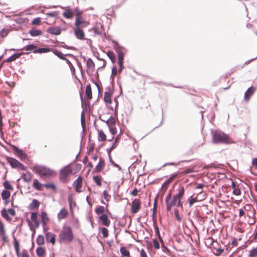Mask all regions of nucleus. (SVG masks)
I'll return each instance as SVG.
<instances>
[{"label":"nucleus","mask_w":257,"mask_h":257,"mask_svg":"<svg viewBox=\"0 0 257 257\" xmlns=\"http://www.w3.org/2000/svg\"><path fill=\"white\" fill-rule=\"evenodd\" d=\"M105 167V162L104 160L100 158L99 159V162L97 166L95 167L94 169L93 170L92 173H99Z\"/></svg>","instance_id":"13"},{"label":"nucleus","mask_w":257,"mask_h":257,"mask_svg":"<svg viewBox=\"0 0 257 257\" xmlns=\"http://www.w3.org/2000/svg\"><path fill=\"white\" fill-rule=\"evenodd\" d=\"M2 216L7 220L10 221L12 220V217H10L9 214L12 216H14L16 215V211L13 208H10L7 210L6 208H3L1 211Z\"/></svg>","instance_id":"9"},{"label":"nucleus","mask_w":257,"mask_h":257,"mask_svg":"<svg viewBox=\"0 0 257 257\" xmlns=\"http://www.w3.org/2000/svg\"><path fill=\"white\" fill-rule=\"evenodd\" d=\"M74 238L71 227L69 225H64L59 234V239L60 242L69 243Z\"/></svg>","instance_id":"4"},{"label":"nucleus","mask_w":257,"mask_h":257,"mask_svg":"<svg viewBox=\"0 0 257 257\" xmlns=\"http://www.w3.org/2000/svg\"><path fill=\"white\" fill-rule=\"evenodd\" d=\"M7 162L13 168H18L22 170H25V166L16 159L10 157H6Z\"/></svg>","instance_id":"8"},{"label":"nucleus","mask_w":257,"mask_h":257,"mask_svg":"<svg viewBox=\"0 0 257 257\" xmlns=\"http://www.w3.org/2000/svg\"><path fill=\"white\" fill-rule=\"evenodd\" d=\"M255 91V88L253 87H250L246 90L244 94V99L246 101H248L251 95H253Z\"/></svg>","instance_id":"20"},{"label":"nucleus","mask_w":257,"mask_h":257,"mask_svg":"<svg viewBox=\"0 0 257 257\" xmlns=\"http://www.w3.org/2000/svg\"><path fill=\"white\" fill-rule=\"evenodd\" d=\"M109 131L111 134L114 136L117 133V130L115 126L109 127Z\"/></svg>","instance_id":"53"},{"label":"nucleus","mask_w":257,"mask_h":257,"mask_svg":"<svg viewBox=\"0 0 257 257\" xmlns=\"http://www.w3.org/2000/svg\"><path fill=\"white\" fill-rule=\"evenodd\" d=\"M113 93V91L110 88H109L107 91L104 92L103 100L105 103L109 104H111Z\"/></svg>","instance_id":"12"},{"label":"nucleus","mask_w":257,"mask_h":257,"mask_svg":"<svg viewBox=\"0 0 257 257\" xmlns=\"http://www.w3.org/2000/svg\"><path fill=\"white\" fill-rule=\"evenodd\" d=\"M141 257H148L147 254L144 249H142L140 251Z\"/></svg>","instance_id":"61"},{"label":"nucleus","mask_w":257,"mask_h":257,"mask_svg":"<svg viewBox=\"0 0 257 257\" xmlns=\"http://www.w3.org/2000/svg\"><path fill=\"white\" fill-rule=\"evenodd\" d=\"M14 245L15 247V249L16 252V254L18 257H20V244L18 240L14 236Z\"/></svg>","instance_id":"27"},{"label":"nucleus","mask_w":257,"mask_h":257,"mask_svg":"<svg viewBox=\"0 0 257 257\" xmlns=\"http://www.w3.org/2000/svg\"><path fill=\"white\" fill-rule=\"evenodd\" d=\"M244 211L242 209H240L239 211V216H242L244 215Z\"/></svg>","instance_id":"64"},{"label":"nucleus","mask_w":257,"mask_h":257,"mask_svg":"<svg viewBox=\"0 0 257 257\" xmlns=\"http://www.w3.org/2000/svg\"><path fill=\"white\" fill-rule=\"evenodd\" d=\"M98 140L99 141L104 142L106 140V136L102 130H98Z\"/></svg>","instance_id":"33"},{"label":"nucleus","mask_w":257,"mask_h":257,"mask_svg":"<svg viewBox=\"0 0 257 257\" xmlns=\"http://www.w3.org/2000/svg\"><path fill=\"white\" fill-rule=\"evenodd\" d=\"M99 219L101 221L102 224L104 226H108L110 225V221L108 219L107 214H102L99 216Z\"/></svg>","instance_id":"19"},{"label":"nucleus","mask_w":257,"mask_h":257,"mask_svg":"<svg viewBox=\"0 0 257 257\" xmlns=\"http://www.w3.org/2000/svg\"><path fill=\"white\" fill-rule=\"evenodd\" d=\"M25 54V52L14 54L9 58H8L5 61L7 63L12 62L15 61L17 59L20 58L22 55H24ZM26 54H29V52L26 53Z\"/></svg>","instance_id":"17"},{"label":"nucleus","mask_w":257,"mask_h":257,"mask_svg":"<svg viewBox=\"0 0 257 257\" xmlns=\"http://www.w3.org/2000/svg\"><path fill=\"white\" fill-rule=\"evenodd\" d=\"M177 174H175L170 177L168 180H167L165 183L167 185H169V184L172 182V181L176 177Z\"/></svg>","instance_id":"51"},{"label":"nucleus","mask_w":257,"mask_h":257,"mask_svg":"<svg viewBox=\"0 0 257 257\" xmlns=\"http://www.w3.org/2000/svg\"><path fill=\"white\" fill-rule=\"evenodd\" d=\"M31 218L33 222H34L36 227L39 226V222L38 220V215L37 212H32L31 215Z\"/></svg>","instance_id":"28"},{"label":"nucleus","mask_w":257,"mask_h":257,"mask_svg":"<svg viewBox=\"0 0 257 257\" xmlns=\"http://www.w3.org/2000/svg\"><path fill=\"white\" fill-rule=\"evenodd\" d=\"M107 55L111 60L112 62L114 63L116 61L115 55L113 51H109L107 53Z\"/></svg>","instance_id":"39"},{"label":"nucleus","mask_w":257,"mask_h":257,"mask_svg":"<svg viewBox=\"0 0 257 257\" xmlns=\"http://www.w3.org/2000/svg\"><path fill=\"white\" fill-rule=\"evenodd\" d=\"M40 204V203L38 200L33 199L32 202L29 205V208L32 210L38 209L39 207Z\"/></svg>","instance_id":"29"},{"label":"nucleus","mask_w":257,"mask_h":257,"mask_svg":"<svg viewBox=\"0 0 257 257\" xmlns=\"http://www.w3.org/2000/svg\"><path fill=\"white\" fill-rule=\"evenodd\" d=\"M44 187V184L41 183L38 179H34L33 180L32 187L35 190L39 191H42Z\"/></svg>","instance_id":"14"},{"label":"nucleus","mask_w":257,"mask_h":257,"mask_svg":"<svg viewBox=\"0 0 257 257\" xmlns=\"http://www.w3.org/2000/svg\"><path fill=\"white\" fill-rule=\"evenodd\" d=\"M76 241L78 243V245L79 246V247L80 248V251H83V242H82V240L80 239H79V238H77V239H76Z\"/></svg>","instance_id":"52"},{"label":"nucleus","mask_w":257,"mask_h":257,"mask_svg":"<svg viewBox=\"0 0 257 257\" xmlns=\"http://www.w3.org/2000/svg\"><path fill=\"white\" fill-rule=\"evenodd\" d=\"M194 171L193 169H186L185 170H184L182 172V174H188V173H192Z\"/></svg>","instance_id":"59"},{"label":"nucleus","mask_w":257,"mask_h":257,"mask_svg":"<svg viewBox=\"0 0 257 257\" xmlns=\"http://www.w3.org/2000/svg\"><path fill=\"white\" fill-rule=\"evenodd\" d=\"M29 33L32 36H38L42 34V32L39 30L32 29L30 31Z\"/></svg>","instance_id":"38"},{"label":"nucleus","mask_w":257,"mask_h":257,"mask_svg":"<svg viewBox=\"0 0 257 257\" xmlns=\"http://www.w3.org/2000/svg\"><path fill=\"white\" fill-rule=\"evenodd\" d=\"M44 187L47 189L52 190L53 192L55 193L57 191V186L53 183H47L44 184Z\"/></svg>","instance_id":"26"},{"label":"nucleus","mask_w":257,"mask_h":257,"mask_svg":"<svg viewBox=\"0 0 257 257\" xmlns=\"http://www.w3.org/2000/svg\"><path fill=\"white\" fill-rule=\"evenodd\" d=\"M37 48V46L34 44H30L27 46H25L21 50H25L28 52H31L32 51H34V53H47L50 52V49L46 48H39L38 49H36Z\"/></svg>","instance_id":"7"},{"label":"nucleus","mask_w":257,"mask_h":257,"mask_svg":"<svg viewBox=\"0 0 257 257\" xmlns=\"http://www.w3.org/2000/svg\"><path fill=\"white\" fill-rule=\"evenodd\" d=\"M103 195L104 199L106 201H109L110 200V199L111 198V196L108 194L107 191H106V190L104 191L103 192Z\"/></svg>","instance_id":"46"},{"label":"nucleus","mask_w":257,"mask_h":257,"mask_svg":"<svg viewBox=\"0 0 257 257\" xmlns=\"http://www.w3.org/2000/svg\"><path fill=\"white\" fill-rule=\"evenodd\" d=\"M68 215V211L66 208H62L60 212L57 214V218L59 220H61L66 218Z\"/></svg>","instance_id":"16"},{"label":"nucleus","mask_w":257,"mask_h":257,"mask_svg":"<svg viewBox=\"0 0 257 257\" xmlns=\"http://www.w3.org/2000/svg\"><path fill=\"white\" fill-rule=\"evenodd\" d=\"M177 174H175L170 177L168 180H167L165 183L167 185H169V184L172 182V181L176 177Z\"/></svg>","instance_id":"50"},{"label":"nucleus","mask_w":257,"mask_h":257,"mask_svg":"<svg viewBox=\"0 0 257 257\" xmlns=\"http://www.w3.org/2000/svg\"><path fill=\"white\" fill-rule=\"evenodd\" d=\"M141 201L140 199L136 198L132 203L131 212L133 214L137 213L141 209Z\"/></svg>","instance_id":"10"},{"label":"nucleus","mask_w":257,"mask_h":257,"mask_svg":"<svg viewBox=\"0 0 257 257\" xmlns=\"http://www.w3.org/2000/svg\"><path fill=\"white\" fill-rule=\"evenodd\" d=\"M72 170L70 165H68L62 168L60 173L59 179L63 183H66L68 181V176L72 173Z\"/></svg>","instance_id":"6"},{"label":"nucleus","mask_w":257,"mask_h":257,"mask_svg":"<svg viewBox=\"0 0 257 257\" xmlns=\"http://www.w3.org/2000/svg\"><path fill=\"white\" fill-rule=\"evenodd\" d=\"M102 234L103 237L104 238H106L108 236V231L106 228L102 227L101 229Z\"/></svg>","instance_id":"45"},{"label":"nucleus","mask_w":257,"mask_h":257,"mask_svg":"<svg viewBox=\"0 0 257 257\" xmlns=\"http://www.w3.org/2000/svg\"><path fill=\"white\" fill-rule=\"evenodd\" d=\"M185 193V189L183 186H179L178 193L174 195L172 198L171 193L170 192L166 197V203L167 205V210L170 211L173 206H177L183 208V203L181 200Z\"/></svg>","instance_id":"2"},{"label":"nucleus","mask_w":257,"mask_h":257,"mask_svg":"<svg viewBox=\"0 0 257 257\" xmlns=\"http://www.w3.org/2000/svg\"><path fill=\"white\" fill-rule=\"evenodd\" d=\"M46 239L47 242H51L52 244L55 243V235L52 232L46 233Z\"/></svg>","instance_id":"21"},{"label":"nucleus","mask_w":257,"mask_h":257,"mask_svg":"<svg viewBox=\"0 0 257 257\" xmlns=\"http://www.w3.org/2000/svg\"><path fill=\"white\" fill-rule=\"evenodd\" d=\"M138 193V190L137 188H135L133 191L131 192V195L133 196H137Z\"/></svg>","instance_id":"62"},{"label":"nucleus","mask_w":257,"mask_h":257,"mask_svg":"<svg viewBox=\"0 0 257 257\" xmlns=\"http://www.w3.org/2000/svg\"><path fill=\"white\" fill-rule=\"evenodd\" d=\"M76 11V19L73 28L74 32L76 38L79 40H85V34L83 28L86 27L89 23L85 21L82 16V13L77 9Z\"/></svg>","instance_id":"1"},{"label":"nucleus","mask_w":257,"mask_h":257,"mask_svg":"<svg viewBox=\"0 0 257 257\" xmlns=\"http://www.w3.org/2000/svg\"><path fill=\"white\" fill-rule=\"evenodd\" d=\"M85 94L88 99L90 100L92 98V90L90 84L86 86Z\"/></svg>","instance_id":"30"},{"label":"nucleus","mask_w":257,"mask_h":257,"mask_svg":"<svg viewBox=\"0 0 257 257\" xmlns=\"http://www.w3.org/2000/svg\"><path fill=\"white\" fill-rule=\"evenodd\" d=\"M120 251L123 256L130 257V252L125 247H121L120 248Z\"/></svg>","instance_id":"35"},{"label":"nucleus","mask_w":257,"mask_h":257,"mask_svg":"<svg viewBox=\"0 0 257 257\" xmlns=\"http://www.w3.org/2000/svg\"><path fill=\"white\" fill-rule=\"evenodd\" d=\"M231 187L233 189V194L234 195L238 196L241 194V191L237 185L233 181L231 182Z\"/></svg>","instance_id":"22"},{"label":"nucleus","mask_w":257,"mask_h":257,"mask_svg":"<svg viewBox=\"0 0 257 257\" xmlns=\"http://www.w3.org/2000/svg\"><path fill=\"white\" fill-rule=\"evenodd\" d=\"M33 178V175L29 172H26V173L22 174V178L26 183H30L32 180Z\"/></svg>","instance_id":"18"},{"label":"nucleus","mask_w":257,"mask_h":257,"mask_svg":"<svg viewBox=\"0 0 257 257\" xmlns=\"http://www.w3.org/2000/svg\"><path fill=\"white\" fill-rule=\"evenodd\" d=\"M36 253L39 257H44L46 254V250L42 247H38L36 249Z\"/></svg>","instance_id":"32"},{"label":"nucleus","mask_w":257,"mask_h":257,"mask_svg":"<svg viewBox=\"0 0 257 257\" xmlns=\"http://www.w3.org/2000/svg\"><path fill=\"white\" fill-rule=\"evenodd\" d=\"M118 63L119 66V69L118 70V72H120L123 68V61H118Z\"/></svg>","instance_id":"60"},{"label":"nucleus","mask_w":257,"mask_h":257,"mask_svg":"<svg viewBox=\"0 0 257 257\" xmlns=\"http://www.w3.org/2000/svg\"><path fill=\"white\" fill-rule=\"evenodd\" d=\"M212 142L214 144H230L233 143V141L225 133L221 131H214L212 132Z\"/></svg>","instance_id":"5"},{"label":"nucleus","mask_w":257,"mask_h":257,"mask_svg":"<svg viewBox=\"0 0 257 257\" xmlns=\"http://www.w3.org/2000/svg\"><path fill=\"white\" fill-rule=\"evenodd\" d=\"M41 221L43 223V226H46L49 221V218L46 212L43 211L41 214Z\"/></svg>","instance_id":"23"},{"label":"nucleus","mask_w":257,"mask_h":257,"mask_svg":"<svg viewBox=\"0 0 257 257\" xmlns=\"http://www.w3.org/2000/svg\"><path fill=\"white\" fill-rule=\"evenodd\" d=\"M124 54L121 51L118 52V61H123Z\"/></svg>","instance_id":"47"},{"label":"nucleus","mask_w":257,"mask_h":257,"mask_svg":"<svg viewBox=\"0 0 257 257\" xmlns=\"http://www.w3.org/2000/svg\"><path fill=\"white\" fill-rule=\"evenodd\" d=\"M32 170L43 179H49L56 175L55 171L46 166L35 165L33 167Z\"/></svg>","instance_id":"3"},{"label":"nucleus","mask_w":257,"mask_h":257,"mask_svg":"<svg viewBox=\"0 0 257 257\" xmlns=\"http://www.w3.org/2000/svg\"><path fill=\"white\" fill-rule=\"evenodd\" d=\"M117 68L116 66H113L112 68L111 76L113 77H114L117 75Z\"/></svg>","instance_id":"54"},{"label":"nucleus","mask_w":257,"mask_h":257,"mask_svg":"<svg viewBox=\"0 0 257 257\" xmlns=\"http://www.w3.org/2000/svg\"><path fill=\"white\" fill-rule=\"evenodd\" d=\"M93 180L97 186L100 187L102 185V179L101 176H94L93 177Z\"/></svg>","instance_id":"34"},{"label":"nucleus","mask_w":257,"mask_h":257,"mask_svg":"<svg viewBox=\"0 0 257 257\" xmlns=\"http://www.w3.org/2000/svg\"><path fill=\"white\" fill-rule=\"evenodd\" d=\"M0 238L4 242L9 241L8 237L6 234V230L5 225L3 221L0 219Z\"/></svg>","instance_id":"11"},{"label":"nucleus","mask_w":257,"mask_h":257,"mask_svg":"<svg viewBox=\"0 0 257 257\" xmlns=\"http://www.w3.org/2000/svg\"><path fill=\"white\" fill-rule=\"evenodd\" d=\"M120 137L119 135H118L115 140L114 143L113 144L112 146H111L110 149L113 150L114 149L116 146H117V144L118 143L119 140H120Z\"/></svg>","instance_id":"44"},{"label":"nucleus","mask_w":257,"mask_h":257,"mask_svg":"<svg viewBox=\"0 0 257 257\" xmlns=\"http://www.w3.org/2000/svg\"><path fill=\"white\" fill-rule=\"evenodd\" d=\"M47 32L52 35H58L61 34V31L59 27H50L47 30Z\"/></svg>","instance_id":"24"},{"label":"nucleus","mask_w":257,"mask_h":257,"mask_svg":"<svg viewBox=\"0 0 257 257\" xmlns=\"http://www.w3.org/2000/svg\"><path fill=\"white\" fill-rule=\"evenodd\" d=\"M87 71L93 72L95 69V65L93 61L91 59L87 60L86 62Z\"/></svg>","instance_id":"25"},{"label":"nucleus","mask_w":257,"mask_h":257,"mask_svg":"<svg viewBox=\"0 0 257 257\" xmlns=\"http://www.w3.org/2000/svg\"><path fill=\"white\" fill-rule=\"evenodd\" d=\"M63 16L67 19H71L74 16V13L72 10L67 9L63 12Z\"/></svg>","instance_id":"31"},{"label":"nucleus","mask_w":257,"mask_h":257,"mask_svg":"<svg viewBox=\"0 0 257 257\" xmlns=\"http://www.w3.org/2000/svg\"><path fill=\"white\" fill-rule=\"evenodd\" d=\"M223 249L222 248H218L216 249V254L217 255H220L223 252Z\"/></svg>","instance_id":"63"},{"label":"nucleus","mask_w":257,"mask_h":257,"mask_svg":"<svg viewBox=\"0 0 257 257\" xmlns=\"http://www.w3.org/2000/svg\"><path fill=\"white\" fill-rule=\"evenodd\" d=\"M37 243L39 245H42L45 243L44 237L42 235H38L36 239Z\"/></svg>","instance_id":"40"},{"label":"nucleus","mask_w":257,"mask_h":257,"mask_svg":"<svg viewBox=\"0 0 257 257\" xmlns=\"http://www.w3.org/2000/svg\"><path fill=\"white\" fill-rule=\"evenodd\" d=\"M249 255L251 257H254L257 255V247L252 249L250 251Z\"/></svg>","instance_id":"48"},{"label":"nucleus","mask_w":257,"mask_h":257,"mask_svg":"<svg viewBox=\"0 0 257 257\" xmlns=\"http://www.w3.org/2000/svg\"><path fill=\"white\" fill-rule=\"evenodd\" d=\"M168 186H169V185H167V184H166L164 182L163 184V185L162 186V187H161V192H163V193H165L166 191V190H167V189L168 188Z\"/></svg>","instance_id":"55"},{"label":"nucleus","mask_w":257,"mask_h":257,"mask_svg":"<svg viewBox=\"0 0 257 257\" xmlns=\"http://www.w3.org/2000/svg\"><path fill=\"white\" fill-rule=\"evenodd\" d=\"M174 214L177 220L180 222L181 221V218L179 216V211L177 209H175L174 211Z\"/></svg>","instance_id":"56"},{"label":"nucleus","mask_w":257,"mask_h":257,"mask_svg":"<svg viewBox=\"0 0 257 257\" xmlns=\"http://www.w3.org/2000/svg\"><path fill=\"white\" fill-rule=\"evenodd\" d=\"M3 185L4 187L7 190H13L14 189L13 187L8 181H5Z\"/></svg>","instance_id":"43"},{"label":"nucleus","mask_w":257,"mask_h":257,"mask_svg":"<svg viewBox=\"0 0 257 257\" xmlns=\"http://www.w3.org/2000/svg\"><path fill=\"white\" fill-rule=\"evenodd\" d=\"M73 185L75 187L76 192H80L82 186V177L81 176L78 177L74 182Z\"/></svg>","instance_id":"15"},{"label":"nucleus","mask_w":257,"mask_h":257,"mask_svg":"<svg viewBox=\"0 0 257 257\" xmlns=\"http://www.w3.org/2000/svg\"><path fill=\"white\" fill-rule=\"evenodd\" d=\"M106 123L108 127L115 126V120L114 118L111 116L107 120Z\"/></svg>","instance_id":"37"},{"label":"nucleus","mask_w":257,"mask_h":257,"mask_svg":"<svg viewBox=\"0 0 257 257\" xmlns=\"http://www.w3.org/2000/svg\"><path fill=\"white\" fill-rule=\"evenodd\" d=\"M197 201V198H190L189 200L190 206H191L194 203L196 202Z\"/></svg>","instance_id":"57"},{"label":"nucleus","mask_w":257,"mask_h":257,"mask_svg":"<svg viewBox=\"0 0 257 257\" xmlns=\"http://www.w3.org/2000/svg\"><path fill=\"white\" fill-rule=\"evenodd\" d=\"M153 243H154V247L156 249H158L160 248V245H159V242L157 239L153 240Z\"/></svg>","instance_id":"58"},{"label":"nucleus","mask_w":257,"mask_h":257,"mask_svg":"<svg viewBox=\"0 0 257 257\" xmlns=\"http://www.w3.org/2000/svg\"><path fill=\"white\" fill-rule=\"evenodd\" d=\"M41 23V18H36L34 19L32 22V24L33 25H39Z\"/></svg>","instance_id":"49"},{"label":"nucleus","mask_w":257,"mask_h":257,"mask_svg":"<svg viewBox=\"0 0 257 257\" xmlns=\"http://www.w3.org/2000/svg\"><path fill=\"white\" fill-rule=\"evenodd\" d=\"M105 211V208L104 206H99L98 207H97L95 210V213L99 215L100 214H104L103 213Z\"/></svg>","instance_id":"42"},{"label":"nucleus","mask_w":257,"mask_h":257,"mask_svg":"<svg viewBox=\"0 0 257 257\" xmlns=\"http://www.w3.org/2000/svg\"><path fill=\"white\" fill-rule=\"evenodd\" d=\"M10 32V30L8 29H3L0 31V37L4 38L6 37Z\"/></svg>","instance_id":"41"},{"label":"nucleus","mask_w":257,"mask_h":257,"mask_svg":"<svg viewBox=\"0 0 257 257\" xmlns=\"http://www.w3.org/2000/svg\"><path fill=\"white\" fill-rule=\"evenodd\" d=\"M11 195V193L8 190H3L2 193V198L4 200L8 199Z\"/></svg>","instance_id":"36"}]
</instances>
